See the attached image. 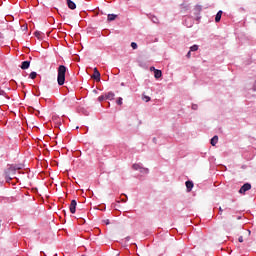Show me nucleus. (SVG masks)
<instances>
[{"label":"nucleus","instance_id":"2eb2a0df","mask_svg":"<svg viewBox=\"0 0 256 256\" xmlns=\"http://www.w3.org/2000/svg\"><path fill=\"white\" fill-rule=\"evenodd\" d=\"M141 165L140 164H133L132 168L135 170V171H140L141 169Z\"/></svg>","mask_w":256,"mask_h":256},{"label":"nucleus","instance_id":"cd10ccee","mask_svg":"<svg viewBox=\"0 0 256 256\" xmlns=\"http://www.w3.org/2000/svg\"><path fill=\"white\" fill-rule=\"evenodd\" d=\"M104 223H105V225H109V219H107V220H104Z\"/></svg>","mask_w":256,"mask_h":256},{"label":"nucleus","instance_id":"dca6fc26","mask_svg":"<svg viewBox=\"0 0 256 256\" xmlns=\"http://www.w3.org/2000/svg\"><path fill=\"white\" fill-rule=\"evenodd\" d=\"M142 99H143V101H145L146 103H149V101H151V97H149V96H143Z\"/></svg>","mask_w":256,"mask_h":256},{"label":"nucleus","instance_id":"a211bd4d","mask_svg":"<svg viewBox=\"0 0 256 256\" xmlns=\"http://www.w3.org/2000/svg\"><path fill=\"white\" fill-rule=\"evenodd\" d=\"M199 50V46L197 45H193L192 47H190V51H198Z\"/></svg>","mask_w":256,"mask_h":256},{"label":"nucleus","instance_id":"0eeeda50","mask_svg":"<svg viewBox=\"0 0 256 256\" xmlns=\"http://www.w3.org/2000/svg\"><path fill=\"white\" fill-rule=\"evenodd\" d=\"M222 15H223V11L219 10L218 13L216 14V17H215V22L216 23H219V21H221Z\"/></svg>","mask_w":256,"mask_h":256},{"label":"nucleus","instance_id":"c85d7f7f","mask_svg":"<svg viewBox=\"0 0 256 256\" xmlns=\"http://www.w3.org/2000/svg\"><path fill=\"white\" fill-rule=\"evenodd\" d=\"M186 57H188V59H189V57H191V51H189V52L187 53Z\"/></svg>","mask_w":256,"mask_h":256},{"label":"nucleus","instance_id":"7c9ffc66","mask_svg":"<svg viewBox=\"0 0 256 256\" xmlns=\"http://www.w3.org/2000/svg\"><path fill=\"white\" fill-rule=\"evenodd\" d=\"M248 235H251V230H248Z\"/></svg>","mask_w":256,"mask_h":256},{"label":"nucleus","instance_id":"39448f33","mask_svg":"<svg viewBox=\"0 0 256 256\" xmlns=\"http://www.w3.org/2000/svg\"><path fill=\"white\" fill-rule=\"evenodd\" d=\"M67 1V5L69 7V9H77V5L75 4V2L71 1V0H66Z\"/></svg>","mask_w":256,"mask_h":256},{"label":"nucleus","instance_id":"f8f14e48","mask_svg":"<svg viewBox=\"0 0 256 256\" xmlns=\"http://www.w3.org/2000/svg\"><path fill=\"white\" fill-rule=\"evenodd\" d=\"M117 19V15L108 14L107 21H115Z\"/></svg>","mask_w":256,"mask_h":256},{"label":"nucleus","instance_id":"7ed1b4c3","mask_svg":"<svg viewBox=\"0 0 256 256\" xmlns=\"http://www.w3.org/2000/svg\"><path fill=\"white\" fill-rule=\"evenodd\" d=\"M92 79H95V81H101V73L97 68H94V73L92 75Z\"/></svg>","mask_w":256,"mask_h":256},{"label":"nucleus","instance_id":"6e6552de","mask_svg":"<svg viewBox=\"0 0 256 256\" xmlns=\"http://www.w3.org/2000/svg\"><path fill=\"white\" fill-rule=\"evenodd\" d=\"M219 141V136H214L212 139H211V146L212 147H215V145H217Z\"/></svg>","mask_w":256,"mask_h":256},{"label":"nucleus","instance_id":"a878e982","mask_svg":"<svg viewBox=\"0 0 256 256\" xmlns=\"http://www.w3.org/2000/svg\"><path fill=\"white\" fill-rule=\"evenodd\" d=\"M219 213L220 215H223V208L219 207Z\"/></svg>","mask_w":256,"mask_h":256},{"label":"nucleus","instance_id":"f03ea898","mask_svg":"<svg viewBox=\"0 0 256 256\" xmlns=\"http://www.w3.org/2000/svg\"><path fill=\"white\" fill-rule=\"evenodd\" d=\"M251 190V184L250 183H245L239 190V193H241L242 195H245V193H247V191Z\"/></svg>","mask_w":256,"mask_h":256},{"label":"nucleus","instance_id":"b1692460","mask_svg":"<svg viewBox=\"0 0 256 256\" xmlns=\"http://www.w3.org/2000/svg\"><path fill=\"white\" fill-rule=\"evenodd\" d=\"M238 241H239V243H243V236H240V237L238 238Z\"/></svg>","mask_w":256,"mask_h":256},{"label":"nucleus","instance_id":"c756f323","mask_svg":"<svg viewBox=\"0 0 256 256\" xmlns=\"http://www.w3.org/2000/svg\"><path fill=\"white\" fill-rule=\"evenodd\" d=\"M9 171H15V169L13 167H10Z\"/></svg>","mask_w":256,"mask_h":256},{"label":"nucleus","instance_id":"393cba45","mask_svg":"<svg viewBox=\"0 0 256 256\" xmlns=\"http://www.w3.org/2000/svg\"><path fill=\"white\" fill-rule=\"evenodd\" d=\"M11 176H9V175H6V181H11Z\"/></svg>","mask_w":256,"mask_h":256},{"label":"nucleus","instance_id":"4468645a","mask_svg":"<svg viewBox=\"0 0 256 256\" xmlns=\"http://www.w3.org/2000/svg\"><path fill=\"white\" fill-rule=\"evenodd\" d=\"M35 37H37V39L41 40L43 39V33L42 32H39V31H36L34 33Z\"/></svg>","mask_w":256,"mask_h":256},{"label":"nucleus","instance_id":"5701e85b","mask_svg":"<svg viewBox=\"0 0 256 256\" xmlns=\"http://www.w3.org/2000/svg\"><path fill=\"white\" fill-rule=\"evenodd\" d=\"M131 47H132V49H137V43L132 42V43H131Z\"/></svg>","mask_w":256,"mask_h":256},{"label":"nucleus","instance_id":"412c9836","mask_svg":"<svg viewBox=\"0 0 256 256\" xmlns=\"http://www.w3.org/2000/svg\"><path fill=\"white\" fill-rule=\"evenodd\" d=\"M105 99H107L106 98V96H103V95H101V96H99L98 97V101L101 103V101H105Z\"/></svg>","mask_w":256,"mask_h":256},{"label":"nucleus","instance_id":"423d86ee","mask_svg":"<svg viewBox=\"0 0 256 256\" xmlns=\"http://www.w3.org/2000/svg\"><path fill=\"white\" fill-rule=\"evenodd\" d=\"M162 75H163V73L161 72V70L154 69L155 79H161Z\"/></svg>","mask_w":256,"mask_h":256},{"label":"nucleus","instance_id":"1a4fd4ad","mask_svg":"<svg viewBox=\"0 0 256 256\" xmlns=\"http://www.w3.org/2000/svg\"><path fill=\"white\" fill-rule=\"evenodd\" d=\"M106 99H108L109 101H113V99H115V93L109 92V93L106 95Z\"/></svg>","mask_w":256,"mask_h":256},{"label":"nucleus","instance_id":"9b49d317","mask_svg":"<svg viewBox=\"0 0 256 256\" xmlns=\"http://www.w3.org/2000/svg\"><path fill=\"white\" fill-rule=\"evenodd\" d=\"M29 65H31V62L24 61V62H22L21 69L25 70L29 67Z\"/></svg>","mask_w":256,"mask_h":256},{"label":"nucleus","instance_id":"4be33fe9","mask_svg":"<svg viewBox=\"0 0 256 256\" xmlns=\"http://www.w3.org/2000/svg\"><path fill=\"white\" fill-rule=\"evenodd\" d=\"M0 95H2V97H5L7 93H5L4 90L0 88Z\"/></svg>","mask_w":256,"mask_h":256},{"label":"nucleus","instance_id":"20e7f679","mask_svg":"<svg viewBox=\"0 0 256 256\" xmlns=\"http://www.w3.org/2000/svg\"><path fill=\"white\" fill-rule=\"evenodd\" d=\"M69 209H70V213L75 214V211L77 209V201L76 200L71 201Z\"/></svg>","mask_w":256,"mask_h":256},{"label":"nucleus","instance_id":"bb28decb","mask_svg":"<svg viewBox=\"0 0 256 256\" xmlns=\"http://www.w3.org/2000/svg\"><path fill=\"white\" fill-rule=\"evenodd\" d=\"M192 109L196 110L197 109V104H193Z\"/></svg>","mask_w":256,"mask_h":256},{"label":"nucleus","instance_id":"f3484780","mask_svg":"<svg viewBox=\"0 0 256 256\" xmlns=\"http://www.w3.org/2000/svg\"><path fill=\"white\" fill-rule=\"evenodd\" d=\"M140 173H149L148 168H143V166L140 168Z\"/></svg>","mask_w":256,"mask_h":256},{"label":"nucleus","instance_id":"6ab92c4d","mask_svg":"<svg viewBox=\"0 0 256 256\" xmlns=\"http://www.w3.org/2000/svg\"><path fill=\"white\" fill-rule=\"evenodd\" d=\"M36 77H37V72L30 73V79H36Z\"/></svg>","mask_w":256,"mask_h":256},{"label":"nucleus","instance_id":"aec40b11","mask_svg":"<svg viewBox=\"0 0 256 256\" xmlns=\"http://www.w3.org/2000/svg\"><path fill=\"white\" fill-rule=\"evenodd\" d=\"M117 105H123V98L119 97L116 101Z\"/></svg>","mask_w":256,"mask_h":256},{"label":"nucleus","instance_id":"ddd939ff","mask_svg":"<svg viewBox=\"0 0 256 256\" xmlns=\"http://www.w3.org/2000/svg\"><path fill=\"white\" fill-rule=\"evenodd\" d=\"M186 188H187V191H191V189H193V182L186 181Z\"/></svg>","mask_w":256,"mask_h":256},{"label":"nucleus","instance_id":"f257e3e1","mask_svg":"<svg viewBox=\"0 0 256 256\" xmlns=\"http://www.w3.org/2000/svg\"><path fill=\"white\" fill-rule=\"evenodd\" d=\"M66 73H67V67H65V65H60L58 67V76H57L58 85H65Z\"/></svg>","mask_w":256,"mask_h":256},{"label":"nucleus","instance_id":"9d476101","mask_svg":"<svg viewBox=\"0 0 256 256\" xmlns=\"http://www.w3.org/2000/svg\"><path fill=\"white\" fill-rule=\"evenodd\" d=\"M186 27H193V20L191 18H188L185 20Z\"/></svg>","mask_w":256,"mask_h":256},{"label":"nucleus","instance_id":"2f4dec72","mask_svg":"<svg viewBox=\"0 0 256 256\" xmlns=\"http://www.w3.org/2000/svg\"><path fill=\"white\" fill-rule=\"evenodd\" d=\"M152 70H155V68H151Z\"/></svg>","mask_w":256,"mask_h":256}]
</instances>
